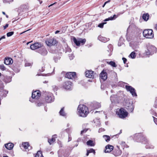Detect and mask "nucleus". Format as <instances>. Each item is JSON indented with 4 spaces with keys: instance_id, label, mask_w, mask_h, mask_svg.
Wrapping results in <instances>:
<instances>
[{
    "instance_id": "obj_55",
    "label": "nucleus",
    "mask_w": 157,
    "mask_h": 157,
    "mask_svg": "<svg viewBox=\"0 0 157 157\" xmlns=\"http://www.w3.org/2000/svg\"><path fill=\"white\" fill-rule=\"evenodd\" d=\"M69 57L70 59L71 60L72 59H73V57H74V56H69Z\"/></svg>"
},
{
    "instance_id": "obj_15",
    "label": "nucleus",
    "mask_w": 157,
    "mask_h": 157,
    "mask_svg": "<svg viewBox=\"0 0 157 157\" xmlns=\"http://www.w3.org/2000/svg\"><path fill=\"white\" fill-rule=\"evenodd\" d=\"M41 95L40 91L39 90H37L33 92L32 97L33 98L37 99Z\"/></svg>"
},
{
    "instance_id": "obj_56",
    "label": "nucleus",
    "mask_w": 157,
    "mask_h": 157,
    "mask_svg": "<svg viewBox=\"0 0 157 157\" xmlns=\"http://www.w3.org/2000/svg\"><path fill=\"white\" fill-rule=\"evenodd\" d=\"M109 20V18H106V19H105V20H104V21H108Z\"/></svg>"
},
{
    "instance_id": "obj_28",
    "label": "nucleus",
    "mask_w": 157,
    "mask_h": 157,
    "mask_svg": "<svg viewBox=\"0 0 157 157\" xmlns=\"http://www.w3.org/2000/svg\"><path fill=\"white\" fill-rule=\"evenodd\" d=\"M107 63L113 67H116L117 66L115 63L113 61H111L110 62H107Z\"/></svg>"
},
{
    "instance_id": "obj_38",
    "label": "nucleus",
    "mask_w": 157,
    "mask_h": 157,
    "mask_svg": "<svg viewBox=\"0 0 157 157\" xmlns=\"http://www.w3.org/2000/svg\"><path fill=\"white\" fill-rule=\"evenodd\" d=\"M87 150L90 153H93L94 154H95V152L94 150L92 148L90 149Z\"/></svg>"
},
{
    "instance_id": "obj_45",
    "label": "nucleus",
    "mask_w": 157,
    "mask_h": 157,
    "mask_svg": "<svg viewBox=\"0 0 157 157\" xmlns=\"http://www.w3.org/2000/svg\"><path fill=\"white\" fill-rule=\"evenodd\" d=\"M88 129H84L81 131V134H82L83 133L86 132L87 130Z\"/></svg>"
},
{
    "instance_id": "obj_25",
    "label": "nucleus",
    "mask_w": 157,
    "mask_h": 157,
    "mask_svg": "<svg viewBox=\"0 0 157 157\" xmlns=\"http://www.w3.org/2000/svg\"><path fill=\"white\" fill-rule=\"evenodd\" d=\"M59 113L60 115L65 117L66 116V114L65 113L64 111V107L62 108L60 110Z\"/></svg>"
},
{
    "instance_id": "obj_30",
    "label": "nucleus",
    "mask_w": 157,
    "mask_h": 157,
    "mask_svg": "<svg viewBox=\"0 0 157 157\" xmlns=\"http://www.w3.org/2000/svg\"><path fill=\"white\" fill-rule=\"evenodd\" d=\"M35 157H43L42 152L41 151H38Z\"/></svg>"
},
{
    "instance_id": "obj_6",
    "label": "nucleus",
    "mask_w": 157,
    "mask_h": 157,
    "mask_svg": "<svg viewBox=\"0 0 157 157\" xmlns=\"http://www.w3.org/2000/svg\"><path fill=\"white\" fill-rule=\"evenodd\" d=\"M45 42L46 44L49 46H54L57 43L56 40L53 38L48 39Z\"/></svg>"
},
{
    "instance_id": "obj_11",
    "label": "nucleus",
    "mask_w": 157,
    "mask_h": 157,
    "mask_svg": "<svg viewBox=\"0 0 157 157\" xmlns=\"http://www.w3.org/2000/svg\"><path fill=\"white\" fill-rule=\"evenodd\" d=\"M37 52L43 56H46L48 53L46 49L43 46L37 50Z\"/></svg>"
},
{
    "instance_id": "obj_58",
    "label": "nucleus",
    "mask_w": 157,
    "mask_h": 157,
    "mask_svg": "<svg viewBox=\"0 0 157 157\" xmlns=\"http://www.w3.org/2000/svg\"><path fill=\"white\" fill-rule=\"evenodd\" d=\"M110 0H109L108 1H106V2H105V4H106L107 3H108L109 2H110Z\"/></svg>"
},
{
    "instance_id": "obj_48",
    "label": "nucleus",
    "mask_w": 157,
    "mask_h": 157,
    "mask_svg": "<svg viewBox=\"0 0 157 157\" xmlns=\"http://www.w3.org/2000/svg\"><path fill=\"white\" fill-rule=\"evenodd\" d=\"M4 2H12L13 0H3Z\"/></svg>"
},
{
    "instance_id": "obj_62",
    "label": "nucleus",
    "mask_w": 157,
    "mask_h": 157,
    "mask_svg": "<svg viewBox=\"0 0 157 157\" xmlns=\"http://www.w3.org/2000/svg\"><path fill=\"white\" fill-rule=\"evenodd\" d=\"M59 31H58V30H57V31H56L55 32V34H57V33H59Z\"/></svg>"
},
{
    "instance_id": "obj_7",
    "label": "nucleus",
    "mask_w": 157,
    "mask_h": 157,
    "mask_svg": "<svg viewBox=\"0 0 157 157\" xmlns=\"http://www.w3.org/2000/svg\"><path fill=\"white\" fill-rule=\"evenodd\" d=\"M54 96L51 93H48L45 98V100L47 103H51L54 101Z\"/></svg>"
},
{
    "instance_id": "obj_10",
    "label": "nucleus",
    "mask_w": 157,
    "mask_h": 157,
    "mask_svg": "<svg viewBox=\"0 0 157 157\" xmlns=\"http://www.w3.org/2000/svg\"><path fill=\"white\" fill-rule=\"evenodd\" d=\"M125 88L128 91H129L131 93L133 96H137V95L135 89L134 88L131 86L126 85L125 86Z\"/></svg>"
},
{
    "instance_id": "obj_34",
    "label": "nucleus",
    "mask_w": 157,
    "mask_h": 157,
    "mask_svg": "<svg viewBox=\"0 0 157 157\" xmlns=\"http://www.w3.org/2000/svg\"><path fill=\"white\" fill-rule=\"evenodd\" d=\"M117 17V16L116 15H114L113 17L111 16L110 17H109V20H113L115 19Z\"/></svg>"
},
{
    "instance_id": "obj_32",
    "label": "nucleus",
    "mask_w": 157,
    "mask_h": 157,
    "mask_svg": "<svg viewBox=\"0 0 157 157\" xmlns=\"http://www.w3.org/2000/svg\"><path fill=\"white\" fill-rule=\"evenodd\" d=\"M117 152L116 153H114V155L116 156L120 155L121 154V152L120 150H118L117 151Z\"/></svg>"
},
{
    "instance_id": "obj_39",
    "label": "nucleus",
    "mask_w": 157,
    "mask_h": 157,
    "mask_svg": "<svg viewBox=\"0 0 157 157\" xmlns=\"http://www.w3.org/2000/svg\"><path fill=\"white\" fill-rule=\"evenodd\" d=\"M106 23V22H103L100 23L98 25V26L100 28H103L104 25Z\"/></svg>"
},
{
    "instance_id": "obj_60",
    "label": "nucleus",
    "mask_w": 157,
    "mask_h": 157,
    "mask_svg": "<svg viewBox=\"0 0 157 157\" xmlns=\"http://www.w3.org/2000/svg\"><path fill=\"white\" fill-rule=\"evenodd\" d=\"M90 153L88 151V150H87V152L86 153V155L87 156H88V155H89V153Z\"/></svg>"
},
{
    "instance_id": "obj_63",
    "label": "nucleus",
    "mask_w": 157,
    "mask_h": 157,
    "mask_svg": "<svg viewBox=\"0 0 157 157\" xmlns=\"http://www.w3.org/2000/svg\"><path fill=\"white\" fill-rule=\"evenodd\" d=\"M48 82L47 81H45L44 82H43L44 83H47Z\"/></svg>"
},
{
    "instance_id": "obj_59",
    "label": "nucleus",
    "mask_w": 157,
    "mask_h": 157,
    "mask_svg": "<svg viewBox=\"0 0 157 157\" xmlns=\"http://www.w3.org/2000/svg\"><path fill=\"white\" fill-rule=\"evenodd\" d=\"M127 40H128V41H130L131 40V39H130V38H128V37H127Z\"/></svg>"
},
{
    "instance_id": "obj_14",
    "label": "nucleus",
    "mask_w": 157,
    "mask_h": 157,
    "mask_svg": "<svg viewBox=\"0 0 157 157\" xmlns=\"http://www.w3.org/2000/svg\"><path fill=\"white\" fill-rule=\"evenodd\" d=\"M76 77V74L75 72H69L66 74L65 77L69 79H72Z\"/></svg>"
},
{
    "instance_id": "obj_18",
    "label": "nucleus",
    "mask_w": 157,
    "mask_h": 157,
    "mask_svg": "<svg viewBox=\"0 0 157 157\" xmlns=\"http://www.w3.org/2000/svg\"><path fill=\"white\" fill-rule=\"evenodd\" d=\"M105 152V153H109L113 149V147L110 145L109 144L106 146Z\"/></svg>"
},
{
    "instance_id": "obj_19",
    "label": "nucleus",
    "mask_w": 157,
    "mask_h": 157,
    "mask_svg": "<svg viewBox=\"0 0 157 157\" xmlns=\"http://www.w3.org/2000/svg\"><path fill=\"white\" fill-rule=\"evenodd\" d=\"M13 62V60L11 58L7 57L5 59L4 63L6 65H8L11 64Z\"/></svg>"
},
{
    "instance_id": "obj_33",
    "label": "nucleus",
    "mask_w": 157,
    "mask_h": 157,
    "mask_svg": "<svg viewBox=\"0 0 157 157\" xmlns=\"http://www.w3.org/2000/svg\"><path fill=\"white\" fill-rule=\"evenodd\" d=\"M129 56L132 59H134L136 56V53L135 52H133L131 53Z\"/></svg>"
},
{
    "instance_id": "obj_53",
    "label": "nucleus",
    "mask_w": 157,
    "mask_h": 157,
    "mask_svg": "<svg viewBox=\"0 0 157 157\" xmlns=\"http://www.w3.org/2000/svg\"><path fill=\"white\" fill-rule=\"evenodd\" d=\"M66 51H68V52H70L71 51V50L70 48H67V50H66Z\"/></svg>"
},
{
    "instance_id": "obj_2",
    "label": "nucleus",
    "mask_w": 157,
    "mask_h": 157,
    "mask_svg": "<svg viewBox=\"0 0 157 157\" xmlns=\"http://www.w3.org/2000/svg\"><path fill=\"white\" fill-rule=\"evenodd\" d=\"M147 50H145V53L147 55H151L156 53L157 51L156 48L154 46L148 44L147 45Z\"/></svg>"
},
{
    "instance_id": "obj_61",
    "label": "nucleus",
    "mask_w": 157,
    "mask_h": 157,
    "mask_svg": "<svg viewBox=\"0 0 157 157\" xmlns=\"http://www.w3.org/2000/svg\"><path fill=\"white\" fill-rule=\"evenodd\" d=\"M56 3V2H55V3H53V4H52L50 5V6H49V7H50V6H52L53 5H54V4H55V3Z\"/></svg>"
},
{
    "instance_id": "obj_31",
    "label": "nucleus",
    "mask_w": 157,
    "mask_h": 157,
    "mask_svg": "<svg viewBox=\"0 0 157 157\" xmlns=\"http://www.w3.org/2000/svg\"><path fill=\"white\" fill-rule=\"evenodd\" d=\"M103 137L105 140L107 142H109L110 140V137L108 136L104 135L103 136Z\"/></svg>"
},
{
    "instance_id": "obj_50",
    "label": "nucleus",
    "mask_w": 157,
    "mask_h": 157,
    "mask_svg": "<svg viewBox=\"0 0 157 157\" xmlns=\"http://www.w3.org/2000/svg\"><path fill=\"white\" fill-rule=\"evenodd\" d=\"M8 25H8V24H6L5 25V26L3 27L4 29H6L7 27H8Z\"/></svg>"
},
{
    "instance_id": "obj_36",
    "label": "nucleus",
    "mask_w": 157,
    "mask_h": 157,
    "mask_svg": "<svg viewBox=\"0 0 157 157\" xmlns=\"http://www.w3.org/2000/svg\"><path fill=\"white\" fill-rule=\"evenodd\" d=\"M14 34L13 32H9L7 33L6 35L7 36L10 37L12 36Z\"/></svg>"
},
{
    "instance_id": "obj_47",
    "label": "nucleus",
    "mask_w": 157,
    "mask_h": 157,
    "mask_svg": "<svg viewBox=\"0 0 157 157\" xmlns=\"http://www.w3.org/2000/svg\"><path fill=\"white\" fill-rule=\"evenodd\" d=\"M154 119V121L156 124L157 125V118L155 117H153Z\"/></svg>"
},
{
    "instance_id": "obj_23",
    "label": "nucleus",
    "mask_w": 157,
    "mask_h": 157,
    "mask_svg": "<svg viewBox=\"0 0 157 157\" xmlns=\"http://www.w3.org/2000/svg\"><path fill=\"white\" fill-rule=\"evenodd\" d=\"M86 144L89 146H94L95 145V143L93 140H89L86 142Z\"/></svg>"
},
{
    "instance_id": "obj_24",
    "label": "nucleus",
    "mask_w": 157,
    "mask_h": 157,
    "mask_svg": "<svg viewBox=\"0 0 157 157\" xmlns=\"http://www.w3.org/2000/svg\"><path fill=\"white\" fill-rule=\"evenodd\" d=\"M56 135H54L53 136V137L51 139H48V141L50 144H51L53 142L55 141V138L56 137Z\"/></svg>"
},
{
    "instance_id": "obj_35",
    "label": "nucleus",
    "mask_w": 157,
    "mask_h": 157,
    "mask_svg": "<svg viewBox=\"0 0 157 157\" xmlns=\"http://www.w3.org/2000/svg\"><path fill=\"white\" fill-rule=\"evenodd\" d=\"M0 69L2 71H4L6 69L3 64H1L0 65Z\"/></svg>"
},
{
    "instance_id": "obj_4",
    "label": "nucleus",
    "mask_w": 157,
    "mask_h": 157,
    "mask_svg": "<svg viewBox=\"0 0 157 157\" xmlns=\"http://www.w3.org/2000/svg\"><path fill=\"white\" fill-rule=\"evenodd\" d=\"M143 36L147 38H152L154 37L153 30L151 29H145L143 32Z\"/></svg>"
},
{
    "instance_id": "obj_40",
    "label": "nucleus",
    "mask_w": 157,
    "mask_h": 157,
    "mask_svg": "<svg viewBox=\"0 0 157 157\" xmlns=\"http://www.w3.org/2000/svg\"><path fill=\"white\" fill-rule=\"evenodd\" d=\"M134 43V42H131L130 43V46L133 49H135L136 48V47L133 46V44Z\"/></svg>"
},
{
    "instance_id": "obj_37",
    "label": "nucleus",
    "mask_w": 157,
    "mask_h": 157,
    "mask_svg": "<svg viewBox=\"0 0 157 157\" xmlns=\"http://www.w3.org/2000/svg\"><path fill=\"white\" fill-rule=\"evenodd\" d=\"M52 87L53 90L55 91H57L58 89V86L56 85H53Z\"/></svg>"
},
{
    "instance_id": "obj_20",
    "label": "nucleus",
    "mask_w": 157,
    "mask_h": 157,
    "mask_svg": "<svg viewBox=\"0 0 157 157\" xmlns=\"http://www.w3.org/2000/svg\"><path fill=\"white\" fill-rule=\"evenodd\" d=\"M98 39L102 42L105 43L108 41L109 40V38L102 36L101 35H100L98 36Z\"/></svg>"
},
{
    "instance_id": "obj_27",
    "label": "nucleus",
    "mask_w": 157,
    "mask_h": 157,
    "mask_svg": "<svg viewBox=\"0 0 157 157\" xmlns=\"http://www.w3.org/2000/svg\"><path fill=\"white\" fill-rule=\"evenodd\" d=\"M94 109H97L101 107V105L100 103L96 102L94 104Z\"/></svg>"
},
{
    "instance_id": "obj_42",
    "label": "nucleus",
    "mask_w": 157,
    "mask_h": 157,
    "mask_svg": "<svg viewBox=\"0 0 157 157\" xmlns=\"http://www.w3.org/2000/svg\"><path fill=\"white\" fill-rule=\"evenodd\" d=\"M114 97H115V96L114 95H112L110 97V100L112 102H113L114 101Z\"/></svg>"
},
{
    "instance_id": "obj_16",
    "label": "nucleus",
    "mask_w": 157,
    "mask_h": 157,
    "mask_svg": "<svg viewBox=\"0 0 157 157\" xmlns=\"http://www.w3.org/2000/svg\"><path fill=\"white\" fill-rule=\"evenodd\" d=\"M94 72L91 70H88L85 72L86 76L88 78H94Z\"/></svg>"
},
{
    "instance_id": "obj_9",
    "label": "nucleus",
    "mask_w": 157,
    "mask_h": 157,
    "mask_svg": "<svg viewBox=\"0 0 157 157\" xmlns=\"http://www.w3.org/2000/svg\"><path fill=\"white\" fill-rule=\"evenodd\" d=\"M29 6L26 4H24L21 5L18 8V11L20 14L21 12H26L28 10Z\"/></svg>"
},
{
    "instance_id": "obj_54",
    "label": "nucleus",
    "mask_w": 157,
    "mask_h": 157,
    "mask_svg": "<svg viewBox=\"0 0 157 157\" xmlns=\"http://www.w3.org/2000/svg\"><path fill=\"white\" fill-rule=\"evenodd\" d=\"M155 29L157 31V24H155Z\"/></svg>"
},
{
    "instance_id": "obj_41",
    "label": "nucleus",
    "mask_w": 157,
    "mask_h": 157,
    "mask_svg": "<svg viewBox=\"0 0 157 157\" xmlns=\"http://www.w3.org/2000/svg\"><path fill=\"white\" fill-rule=\"evenodd\" d=\"M43 104L41 102L39 101L37 103L36 105L38 106H40L42 105Z\"/></svg>"
},
{
    "instance_id": "obj_44",
    "label": "nucleus",
    "mask_w": 157,
    "mask_h": 157,
    "mask_svg": "<svg viewBox=\"0 0 157 157\" xmlns=\"http://www.w3.org/2000/svg\"><path fill=\"white\" fill-rule=\"evenodd\" d=\"M31 66V64L27 62L25 63V67L29 66Z\"/></svg>"
},
{
    "instance_id": "obj_12",
    "label": "nucleus",
    "mask_w": 157,
    "mask_h": 157,
    "mask_svg": "<svg viewBox=\"0 0 157 157\" xmlns=\"http://www.w3.org/2000/svg\"><path fill=\"white\" fill-rule=\"evenodd\" d=\"M43 46L42 44L40 43L36 42L31 44L30 45V48L32 50H35L40 48Z\"/></svg>"
},
{
    "instance_id": "obj_46",
    "label": "nucleus",
    "mask_w": 157,
    "mask_h": 157,
    "mask_svg": "<svg viewBox=\"0 0 157 157\" xmlns=\"http://www.w3.org/2000/svg\"><path fill=\"white\" fill-rule=\"evenodd\" d=\"M146 147L147 148H154V146L152 145H151L149 147V146L146 145Z\"/></svg>"
},
{
    "instance_id": "obj_52",
    "label": "nucleus",
    "mask_w": 157,
    "mask_h": 157,
    "mask_svg": "<svg viewBox=\"0 0 157 157\" xmlns=\"http://www.w3.org/2000/svg\"><path fill=\"white\" fill-rule=\"evenodd\" d=\"M5 38H6L5 36V35L3 36H2L0 38V41L2 39H5Z\"/></svg>"
},
{
    "instance_id": "obj_5",
    "label": "nucleus",
    "mask_w": 157,
    "mask_h": 157,
    "mask_svg": "<svg viewBox=\"0 0 157 157\" xmlns=\"http://www.w3.org/2000/svg\"><path fill=\"white\" fill-rule=\"evenodd\" d=\"M73 40L74 43L77 46H79L80 44H81L82 45H84L86 41V40L85 39H82L78 38L76 39L75 37H73Z\"/></svg>"
},
{
    "instance_id": "obj_43",
    "label": "nucleus",
    "mask_w": 157,
    "mask_h": 157,
    "mask_svg": "<svg viewBox=\"0 0 157 157\" xmlns=\"http://www.w3.org/2000/svg\"><path fill=\"white\" fill-rule=\"evenodd\" d=\"M154 106L155 108H157V98L155 99L154 105Z\"/></svg>"
},
{
    "instance_id": "obj_22",
    "label": "nucleus",
    "mask_w": 157,
    "mask_h": 157,
    "mask_svg": "<svg viewBox=\"0 0 157 157\" xmlns=\"http://www.w3.org/2000/svg\"><path fill=\"white\" fill-rule=\"evenodd\" d=\"M5 147L8 150H11L13 147L14 145L12 143H9L5 144Z\"/></svg>"
},
{
    "instance_id": "obj_8",
    "label": "nucleus",
    "mask_w": 157,
    "mask_h": 157,
    "mask_svg": "<svg viewBox=\"0 0 157 157\" xmlns=\"http://www.w3.org/2000/svg\"><path fill=\"white\" fill-rule=\"evenodd\" d=\"M72 83L70 81H66L63 84V87L66 90H70L71 89Z\"/></svg>"
},
{
    "instance_id": "obj_21",
    "label": "nucleus",
    "mask_w": 157,
    "mask_h": 157,
    "mask_svg": "<svg viewBox=\"0 0 157 157\" xmlns=\"http://www.w3.org/2000/svg\"><path fill=\"white\" fill-rule=\"evenodd\" d=\"M108 48L109 49L107 50L108 53H107L109 56H110L112 54V52L113 50V46L111 44H109L108 46Z\"/></svg>"
},
{
    "instance_id": "obj_29",
    "label": "nucleus",
    "mask_w": 157,
    "mask_h": 157,
    "mask_svg": "<svg viewBox=\"0 0 157 157\" xmlns=\"http://www.w3.org/2000/svg\"><path fill=\"white\" fill-rule=\"evenodd\" d=\"M22 145L25 149H27L29 146V145L28 142H25L22 143Z\"/></svg>"
},
{
    "instance_id": "obj_3",
    "label": "nucleus",
    "mask_w": 157,
    "mask_h": 157,
    "mask_svg": "<svg viewBox=\"0 0 157 157\" xmlns=\"http://www.w3.org/2000/svg\"><path fill=\"white\" fill-rule=\"evenodd\" d=\"M116 113L120 118L122 119L126 118L128 114V112L125 109L122 108H121L117 111Z\"/></svg>"
},
{
    "instance_id": "obj_1",
    "label": "nucleus",
    "mask_w": 157,
    "mask_h": 157,
    "mask_svg": "<svg viewBox=\"0 0 157 157\" xmlns=\"http://www.w3.org/2000/svg\"><path fill=\"white\" fill-rule=\"evenodd\" d=\"M78 110L79 116L83 117H86L89 113L88 107L83 105H79L78 108Z\"/></svg>"
},
{
    "instance_id": "obj_49",
    "label": "nucleus",
    "mask_w": 157,
    "mask_h": 157,
    "mask_svg": "<svg viewBox=\"0 0 157 157\" xmlns=\"http://www.w3.org/2000/svg\"><path fill=\"white\" fill-rule=\"evenodd\" d=\"M122 60L123 61L124 63H125L127 61V59L125 58H123Z\"/></svg>"
},
{
    "instance_id": "obj_57",
    "label": "nucleus",
    "mask_w": 157,
    "mask_h": 157,
    "mask_svg": "<svg viewBox=\"0 0 157 157\" xmlns=\"http://www.w3.org/2000/svg\"><path fill=\"white\" fill-rule=\"evenodd\" d=\"M130 29V27L129 26L128 28L127 29V34H128V32L129 31V29Z\"/></svg>"
},
{
    "instance_id": "obj_26",
    "label": "nucleus",
    "mask_w": 157,
    "mask_h": 157,
    "mask_svg": "<svg viewBox=\"0 0 157 157\" xmlns=\"http://www.w3.org/2000/svg\"><path fill=\"white\" fill-rule=\"evenodd\" d=\"M143 18L146 21H147L149 19V15L148 13H144L142 16Z\"/></svg>"
},
{
    "instance_id": "obj_64",
    "label": "nucleus",
    "mask_w": 157,
    "mask_h": 157,
    "mask_svg": "<svg viewBox=\"0 0 157 157\" xmlns=\"http://www.w3.org/2000/svg\"><path fill=\"white\" fill-rule=\"evenodd\" d=\"M124 143H125V142H123V141H122L121 143V144L123 145V144H124Z\"/></svg>"
},
{
    "instance_id": "obj_17",
    "label": "nucleus",
    "mask_w": 157,
    "mask_h": 157,
    "mask_svg": "<svg viewBox=\"0 0 157 157\" xmlns=\"http://www.w3.org/2000/svg\"><path fill=\"white\" fill-rule=\"evenodd\" d=\"M125 108L127 109L129 111L132 112L133 110L134 107L133 105L130 103H127L125 105Z\"/></svg>"
},
{
    "instance_id": "obj_13",
    "label": "nucleus",
    "mask_w": 157,
    "mask_h": 157,
    "mask_svg": "<svg viewBox=\"0 0 157 157\" xmlns=\"http://www.w3.org/2000/svg\"><path fill=\"white\" fill-rule=\"evenodd\" d=\"M107 71L108 70H103L100 75V77L104 81L107 78Z\"/></svg>"
},
{
    "instance_id": "obj_51",
    "label": "nucleus",
    "mask_w": 157,
    "mask_h": 157,
    "mask_svg": "<svg viewBox=\"0 0 157 157\" xmlns=\"http://www.w3.org/2000/svg\"><path fill=\"white\" fill-rule=\"evenodd\" d=\"M71 140V136L70 135H69L68 136V141L69 142Z\"/></svg>"
}]
</instances>
